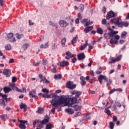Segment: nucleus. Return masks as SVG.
Listing matches in <instances>:
<instances>
[{
    "label": "nucleus",
    "mask_w": 129,
    "mask_h": 129,
    "mask_svg": "<svg viewBox=\"0 0 129 129\" xmlns=\"http://www.w3.org/2000/svg\"><path fill=\"white\" fill-rule=\"evenodd\" d=\"M121 107V103H120V101L119 100L115 101L114 105L113 106V111H118V109Z\"/></svg>",
    "instance_id": "5"
},
{
    "label": "nucleus",
    "mask_w": 129,
    "mask_h": 129,
    "mask_svg": "<svg viewBox=\"0 0 129 129\" xmlns=\"http://www.w3.org/2000/svg\"><path fill=\"white\" fill-rule=\"evenodd\" d=\"M52 124L50 123L46 124L45 129H51L52 128Z\"/></svg>",
    "instance_id": "48"
},
{
    "label": "nucleus",
    "mask_w": 129,
    "mask_h": 129,
    "mask_svg": "<svg viewBox=\"0 0 129 129\" xmlns=\"http://www.w3.org/2000/svg\"><path fill=\"white\" fill-rule=\"evenodd\" d=\"M3 73L6 77H10V76H11V70L5 69L4 70Z\"/></svg>",
    "instance_id": "15"
},
{
    "label": "nucleus",
    "mask_w": 129,
    "mask_h": 129,
    "mask_svg": "<svg viewBox=\"0 0 129 129\" xmlns=\"http://www.w3.org/2000/svg\"><path fill=\"white\" fill-rule=\"evenodd\" d=\"M16 36L17 38V39H18V40H20V39H22V38H23V37H24V36L23 35L19 34V33H17L16 34Z\"/></svg>",
    "instance_id": "41"
},
{
    "label": "nucleus",
    "mask_w": 129,
    "mask_h": 129,
    "mask_svg": "<svg viewBox=\"0 0 129 129\" xmlns=\"http://www.w3.org/2000/svg\"><path fill=\"white\" fill-rule=\"evenodd\" d=\"M4 91L5 93H9L10 91H12V89H11V88L8 87H5L4 88Z\"/></svg>",
    "instance_id": "28"
},
{
    "label": "nucleus",
    "mask_w": 129,
    "mask_h": 129,
    "mask_svg": "<svg viewBox=\"0 0 129 129\" xmlns=\"http://www.w3.org/2000/svg\"><path fill=\"white\" fill-rule=\"evenodd\" d=\"M109 42L111 45H113V44L116 45V44L118 43V41H117V40L113 41V38H111Z\"/></svg>",
    "instance_id": "33"
},
{
    "label": "nucleus",
    "mask_w": 129,
    "mask_h": 129,
    "mask_svg": "<svg viewBox=\"0 0 129 129\" xmlns=\"http://www.w3.org/2000/svg\"><path fill=\"white\" fill-rule=\"evenodd\" d=\"M77 40H78V37L77 36L74 37L71 41L72 45H74V44L77 42Z\"/></svg>",
    "instance_id": "32"
},
{
    "label": "nucleus",
    "mask_w": 129,
    "mask_h": 129,
    "mask_svg": "<svg viewBox=\"0 0 129 129\" xmlns=\"http://www.w3.org/2000/svg\"><path fill=\"white\" fill-rule=\"evenodd\" d=\"M85 42V44L80 46V50H81V51L84 50V49H85V48H86V47H87L88 45V40L86 39Z\"/></svg>",
    "instance_id": "18"
},
{
    "label": "nucleus",
    "mask_w": 129,
    "mask_h": 129,
    "mask_svg": "<svg viewBox=\"0 0 129 129\" xmlns=\"http://www.w3.org/2000/svg\"><path fill=\"white\" fill-rule=\"evenodd\" d=\"M113 121L115 122V121H117V117L116 116H113Z\"/></svg>",
    "instance_id": "56"
},
{
    "label": "nucleus",
    "mask_w": 129,
    "mask_h": 129,
    "mask_svg": "<svg viewBox=\"0 0 129 129\" xmlns=\"http://www.w3.org/2000/svg\"><path fill=\"white\" fill-rule=\"evenodd\" d=\"M118 33V31H112L110 32H108L107 33L104 34V38L106 40H109L110 38H112L114 36V35H116V34Z\"/></svg>",
    "instance_id": "3"
},
{
    "label": "nucleus",
    "mask_w": 129,
    "mask_h": 129,
    "mask_svg": "<svg viewBox=\"0 0 129 129\" xmlns=\"http://www.w3.org/2000/svg\"><path fill=\"white\" fill-rule=\"evenodd\" d=\"M115 17H116V14L114 13L112 11H110L107 13L106 19V20H109V19L114 18Z\"/></svg>",
    "instance_id": "9"
},
{
    "label": "nucleus",
    "mask_w": 129,
    "mask_h": 129,
    "mask_svg": "<svg viewBox=\"0 0 129 129\" xmlns=\"http://www.w3.org/2000/svg\"><path fill=\"white\" fill-rule=\"evenodd\" d=\"M97 33L100 35H102L103 34V30H102V28H97Z\"/></svg>",
    "instance_id": "30"
},
{
    "label": "nucleus",
    "mask_w": 129,
    "mask_h": 129,
    "mask_svg": "<svg viewBox=\"0 0 129 129\" xmlns=\"http://www.w3.org/2000/svg\"><path fill=\"white\" fill-rule=\"evenodd\" d=\"M76 22V24L77 25H78V24H79V18H77L75 20Z\"/></svg>",
    "instance_id": "64"
},
{
    "label": "nucleus",
    "mask_w": 129,
    "mask_h": 129,
    "mask_svg": "<svg viewBox=\"0 0 129 129\" xmlns=\"http://www.w3.org/2000/svg\"><path fill=\"white\" fill-rule=\"evenodd\" d=\"M102 12L104 13L105 14V13H106V8H105V7H103V9L102 10Z\"/></svg>",
    "instance_id": "57"
},
{
    "label": "nucleus",
    "mask_w": 129,
    "mask_h": 129,
    "mask_svg": "<svg viewBox=\"0 0 129 129\" xmlns=\"http://www.w3.org/2000/svg\"><path fill=\"white\" fill-rule=\"evenodd\" d=\"M49 25L50 26H52V27H55V26H56V25H55V23H54L52 21H49Z\"/></svg>",
    "instance_id": "53"
},
{
    "label": "nucleus",
    "mask_w": 129,
    "mask_h": 129,
    "mask_svg": "<svg viewBox=\"0 0 129 129\" xmlns=\"http://www.w3.org/2000/svg\"><path fill=\"white\" fill-rule=\"evenodd\" d=\"M92 29H93V27H92V26L87 27L85 28L84 32L86 34H87V33H89V32H90V31H91V30H92Z\"/></svg>",
    "instance_id": "23"
},
{
    "label": "nucleus",
    "mask_w": 129,
    "mask_h": 129,
    "mask_svg": "<svg viewBox=\"0 0 129 129\" xmlns=\"http://www.w3.org/2000/svg\"><path fill=\"white\" fill-rule=\"evenodd\" d=\"M0 118H2V119H9V116L7 114H2L0 115Z\"/></svg>",
    "instance_id": "31"
},
{
    "label": "nucleus",
    "mask_w": 129,
    "mask_h": 129,
    "mask_svg": "<svg viewBox=\"0 0 129 129\" xmlns=\"http://www.w3.org/2000/svg\"><path fill=\"white\" fill-rule=\"evenodd\" d=\"M51 72L52 73H56L57 70L56 69V68L54 67L52 69H51Z\"/></svg>",
    "instance_id": "54"
},
{
    "label": "nucleus",
    "mask_w": 129,
    "mask_h": 129,
    "mask_svg": "<svg viewBox=\"0 0 129 129\" xmlns=\"http://www.w3.org/2000/svg\"><path fill=\"white\" fill-rule=\"evenodd\" d=\"M98 79L100 84H102V80H105V82L107 83L106 86L107 87L109 86V85L112 83V80L111 79H108L106 76L102 75H100L98 78Z\"/></svg>",
    "instance_id": "2"
},
{
    "label": "nucleus",
    "mask_w": 129,
    "mask_h": 129,
    "mask_svg": "<svg viewBox=\"0 0 129 129\" xmlns=\"http://www.w3.org/2000/svg\"><path fill=\"white\" fill-rule=\"evenodd\" d=\"M66 87L69 89H74L76 88V84H74L73 82L69 81L66 84Z\"/></svg>",
    "instance_id": "7"
},
{
    "label": "nucleus",
    "mask_w": 129,
    "mask_h": 129,
    "mask_svg": "<svg viewBox=\"0 0 129 129\" xmlns=\"http://www.w3.org/2000/svg\"><path fill=\"white\" fill-rule=\"evenodd\" d=\"M65 44H66V38H63L61 40V45L62 47H65Z\"/></svg>",
    "instance_id": "39"
},
{
    "label": "nucleus",
    "mask_w": 129,
    "mask_h": 129,
    "mask_svg": "<svg viewBox=\"0 0 129 129\" xmlns=\"http://www.w3.org/2000/svg\"><path fill=\"white\" fill-rule=\"evenodd\" d=\"M71 94H72V95H76L75 97H76V98L77 99V102L76 103H77V102H78V101H81V98H80V95H81V94H82V91L74 90L73 91H72L71 92Z\"/></svg>",
    "instance_id": "4"
},
{
    "label": "nucleus",
    "mask_w": 129,
    "mask_h": 129,
    "mask_svg": "<svg viewBox=\"0 0 129 129\" xmlns=\"http://www.w3.org/2000/svg\"><path fill=\"white\" fill-rule=\"evenodd\" d=\"M115 89H112L109 92V94H112L113 92H115Z\"/></svg>",
    "instance_id": "55"
},
{
    "label": "nucleus",
    "mask_w": 129,
    "mask_h": 129,
    "mask_svg": "<svg viewBox=\"0 0 129 129\" xmlns=\"http://www.w3.org/2000/svg\"><path fill=\"white\" fill-rule=\"evenodd\" d=\"M114 38L116 39V40H119V35H115L114 36Z\"/></svg>",
    "instance_id": "59"
},
{
    "label": "nucleus",
    "mask_w": 129,
    "mask_h": 129,
    "mask_svg": "<svg viewBox=\"0 0 129 129\" xmlns=\"http://www.w3.org/2000/svg\"><path fill=\"white\" fill-rule=\"evenodd\" d=\"M72 61L73 63H75V62H76V61H77V59L76 57H74L73 59H72Z\"/></svg>",
    "instance_id": "62"
},
{
    "label": "nucleus",
    "mask_w": 129,
    "mask_h": 129,
    "mask_svg": "<svg viewBox=\"0 0 129 129\" xmlns=\"http://www.w3.org/2000/svg\"><path fill=\"white\" fill-rule=\"evenodd\" d=\"M104 112H105V113H107L108 115H110V113H111L110 110H109V109H105Z\"/></svg>",
    "instance_id": "47"
},
{
    "label": "nucleus",
    "mask_w": 129,
    "mask_h": 129,
    "mask_svg": "<svg viewBox=\"0 0 129 129\" xmlns=\"http://www.w3.org/2000/svg\"><path fill=\"white\" fill-rule=\"evenodd\" d=\"M28 47H29V44L26 43L23 45L22 48L23 49V50H27V49H28Z\"/></svg>",
    "instance_id": "42"
},
{
    "label": "nucleus",
    "mask_w": 129,
    "mask_h": 129,
    "mask_svg": "<svg viewBox=\"0 0 129 129\" xmlns=\"http://www.w3.org/2000/svg\"><path fill=\"white\" fill-rule=\"evenodd\" d=\"M101 23H102V25H106V27H109V23H107V21L105 19H102Z\"/></svg>",
    "instance_id": "29"
},
{
    "label": "nucleus",
    "mask_w": 129,
    "mask_h": 129,
    "mask_svg": "<svg viewBox=\"0 0 129 129\" xmlns=\"http://www.w3.org/2000/svg\"><path fill=\"white\" fill-rule=\"evenodd\" d=\"M51 95L52 97L51 101H53L54 103H56L57 106L61 104H64V103L67 106H72L73 104H75L77 102L76 97H70L68 96V97L64 98L63 96H57L56 94H52Z\"/></svg>",
    "instance_id": "1"
},
{
    "label": "nucleus",
    "mask_w": 129,
    "mask_h": 129,
    "mask_svg": "<svg viewBox=\"0 0 129 129\" xmlns=\"http://www.w3.org/2000/svg\"><path fill=\"white\" fill-rule=\"evenodd\" d=\"M17 77H13L12 78V83H15V82H17Z\"/></svg>",
    "instance_id": "51"
},
{
    "label": "nucleus",
    "mask_w": 129,
    "mask_h": 129,
    "mask_svg": "<svg viewBox=\"0 0 129 129\" xmlns=\"http://www.w3.org/2000/svg\"><path fill=\"white\" fill-rule=\"evenodd\" d=\"M50 103L52 104V109L50 110L52 113H55V107H58L57 103H54L52 101H50Z\"/></svg>",
    "instance_id": "17"
},
{
    "label": "nucleus",
    "mask_w": 129,
    "mask_h": 129,
    "mask_svg": "<svg viewBox=\"0 0 129 129\" xmlns=\"http://www.w3.org/2000/svg\"><path fill=\"white\" fill-rule=\"evenodd\" d=\"M20 107L21 109H24V112H26L27 111V109L28 108V106L26 105V104L22 103L20 105Z\"/></svg>",
    "instance_id": "20"
},
{
    "label": "nucleus",
    "mask_w": 129,
    "mask_h": 129,
    "mask_svg": "<svg viewBox=\"0 0 129 129\" xmlns=\"http://www.w3.org/2000/svg\"><path fill=\"white\" fill-rule=\"evenodd\" d=\"M66 56H65V58L67 59V60H69L70 58H73V57H74V54L73 53H71L70 51H67L66 52Z\"/></svg>",
    "instance_id": "16"
},
{
    "label": "nucleus",
    "mask_w": 129,
    "mask_h": 129,
    "mask_svg": "<svg viewBox=\"0 0 129 129\" xmlns=\"http://www.w3.org/2000/svg\"><path fill=\"white\" fill-rule=\"evenodd\" d=\"M128 22H121V24L120 25V28H121V27H122L123 26H124V27H128Z\"/></svg>",
    "instance_id": "27"
},
{
    "label": "nucleus",
    "mask_w": 129,
    "mask_h": 129,
    "mask_svg": "<svg viewBox=\"0 0 129 129\" xmlns=\"http://www.w3.org/2000/svg\"><path fill=\"white\" fill-rule=\"evenodd\" d=\"M39 122V120H38L37 119H35L33 122V127L35 128L36 127V124L37 123H38Z\"/></svg>",
    "instance_id": "49"
},
{
    "label": "nucleus",
    "mask_w": 129,
    "mask_h": 129,
    "mask_svg": "<svg viewBox=\"0 0 129 129\" xmlns=\"http://www.w3.org/2000/svg\"><path fill=\"white\" fill-rule=\"evenodd\" d=\"M19 122H20V124L19 125V127H20L21 129H26V125L25 124V123H27V122H28V121L21 120H19Z\"/></svg>",
    "instance_id": "13"
},
{
    "label": "nucleus",
    "mask_w": 129,
    "mask_h": 129,
    "mask_svg": "<svg viewBox=\"0 0 129 129\" xmlns=\"http://www.w3.org/2000/svg\"><path fill=\"white\" fill-rule=\"evenodd\" d=\"M47 123H49V118H45L43 120L40 121V124H47Z\"/></svg>",
    "instance_id": "24"
},
{
    "label": "nucleus",
    "mask_w": 129,
    "mask_h": 129,
    "mask_svg": "<svg viewBox=\"0 0 129 129\" xmlns=\"http://www.w3.org/2000/svg\"><path fill=\"white\" fill-rule=\"evenodd\" d=\"M36 94L37 92L35 89L32 90L29 93L30 97H32V98H34V99H37V98H38V96L36 95Z\"/></svg>",
    "instance_id": "11"
},
{
    "label": "nucleus",
    "mask_w": 129,
    "mask_h": 129,
    "mask_svg": "<svg viewBox=\"0 0 129 129\" xmlns=\"http://www.w3.org/2000/svg\"><path fill=\"white\" fill-rule=\"evenodd\" d=\"M38 113H43V112H44V109H43V108H38Z\"/></svg>",
    "instance_id": "46"
},
{
    "label": "nucleus",
    "mask_w": 129,
    "mask_h": 129,
    "mask_svg": "<svg viewBox=\"0 0 129 129\" xmlns=\"http://www.w3.org/2000/svg\"><path fill=\"white\" fill-rule=\"evenodd\" d=\"M42 97H43V98H50V95H46L43 94Z\"/></svg>",
    "instance_id": "52"
},
{
    "label": "nucleus",
    "mask_w": 129,
    "mask_h": 129,
    "mask_svg": "<svg viewBox=\"0 0 129 129\" xmlns=\"http://www.w3.org/2000/svg\"><path fill=\"white\" fill-rule=\"evenodd\" d=\"M6 39H7L8 41H9V42H16V39L14 37V34L13 33L7 34Z\"/></svg>",
    "instance_id": "10"
},
{
    "label": "nucleus",
    "mask_w": 129,
    "mask_h": 129,
    "mask_svg": "<svg viewBox=\"0 0 129 129\" xmlns=\"http://www.w3.org/2000/svg\"><path fill=\"white\" fill-rule=\"evenodd\" d=\"M49 46V44H48V43H46L44 45L42 44L41 46H40V48L41 49H43V48H44V49H46V48H48V46Z\"/></svg>",
    "instance_id": "40"
},
{
    "label": "nucleus",
    "mask_w": 129,
    "mask_h": 129,
    "mask_svg": "<svg viewBox=\"0 0 129 129\" xmlns=\"http://www.w3.org/2000/svg\"><path fill=\"white\" fill-rule=\"evenodd\" d=\"M15 89H16V91H18V92H23V91L19 89L17 87H15Z\"/></svg>",
    "instance_id": "63"
},
{
    "label": "nucleus",
    "mask_w": 129,
    "mask_h": 129,
    "mask_svg": "<svg viewBox=\"0 0 129 129\" xmlns=\"http://www.w3.org/2000/svg\"><path fill=\"white\" fill-rule=\"evenodd\" d=\"M80 9L81 10V11L82 12L83 11H84V5H83V4H81L80 5Z\"/></svg>",
    "instance_id": "50"
},
{
    "label": "nucleus",
    "mask_w": 129,
    "mask_h": 129,
    "mask_svg": "<svg viewBox=\"0 0 129 129\" xmlns=\"http://www.w3.org/2000/svg\"><path fill=\"white\" fill-rule=\"evenodd\" d=\"M126 34H127V33L125 31H123V32H122L121 35V39H125V36H126Z\"/></svg>",
    "instance_id": "37"
},
{
    "label": "nucleus",
    "mask_w": 129,
    "mask_h": 129,
    "mask_svg": "<svg viewBox=\"0 0 129 129\" xmlns=\"http://www.w3.org/2000/svg\"><path fill=\"white\" fill-rule=\"evenodd\" d=\"M65 111L69 114H73L74 113V110L72 108L66 109Z\"/></svg>",
    "instance_id": "25"
},
{
    "label": "nucleus",
    "mask_w": 129,
    "mask_h": 129,
    "mask_svg": "<svg viewBox=\"0 0 129 129\" xmlns=\"http://www.w3.org/2000/svg\"><path fill=\"white\" fill-rule=\"evenodd\" d=\"M42 61L43 62L44 65H47V64H48V60H47L46 59H43Z\"/></svg>",
    "instance_id": "58"
},
{
    "label": "nucleus",
    "mask_w": 129,
    "mask_h": 129,
    "mask_svg": "<svg viewBox=\"0 0 129 129\" xmlns=\"http://www.w3.org/2000/svg\"><path fill=\"white\" fill-rule=\"evenodd\" d=\"M78 60H83L85 59V54L84 52L78 54Z\"/></svg>",
    "instance_id": "21"
},
{
    "label": "nucleus",
    "mask_w": 129,
    "mask_h": 129,
    "mask_svg": "<svg viewBox=\"0 0 129 129\" xmlns=\"http://www.w3.org/2000/svg\"><path fill=\"white\" fill-rule=\"evenodd\" d=\"M15 84H11L9 85V88H11V90H13L16 88V86H15Z\"/></svg>",
    "instance_id": "43"
},
{
    "label": "nucleus",
    "mask_w": 129,
    "mask_h": 129,
    "mask_svg": "<svg viewBox=\"0 0 129 129\" xmlns=\"http://www.w3.org/2000/svg\"><path fill=\"white\" fill-rule=\"evenodd\" d=\"M0 96H1L2 97H3V98L5 99V101H6V102H8V95L7 94H0Z\"/></svg>",
    "instance_id": "36"
},
{
    "label": "nucleus",
    "mask_w": 129,
    "mask_h": 129,
    "mask_svg": "<svg viewBox=\"0 0 129 129\" xmlns=\"http://www.w3.org/2000/svg\"><path fill=\"white\" fill-rule=\"evenodd\" d=\"M5 49L6 50H7V51H10V50H12V45H11V44H7L5 46Z\"/></svg>",
    "instance_id": "34"
},
{
    "label": "nucleus",
    "mask_w": 129,
    "mask_h": 129,
    "mask_svg": "<svg viewBox=\"0 0 129 129\" xmlns=\"http://www.w3.org/2000/svg\"><path fill=\"white\" fill-rule=\"evenodd\" d=\"M14 61H15V59H14V58L10 59L9 61V64H11V63H14Z\"/></svg>",
    "instance_id": "61"
},
{
    "label": "nucleus",
    "mask_w": 129,
    "mask_h": 129,
    "mask_svg": "<svg viewBox=\"0 0 129 129\" xmlns=\"http://www.w3.org/2000/svg\"><path fill=\"white\" fill-rule=\"evenodd\" d=\"M59 63L61 67H65V66H68L69 65V62L64 60L60 62Z\"/></svg>",
    "instance_id": "22"
},
{
    "label": "nucleus",
    "mask_w": 129,
    "mask_h": 129,
    "mask_svg": "<svg viewBox=\"0 0 129 129\" xmlns=\"http://www.w3.org/2000/svg\"><path fill=\"white\" fill-rule=\"evenodd\" d=\"M0 105L1 106H3L4 108L6 107V102H5V100L3 99H0Z\"/></svg>",
    "instance_id": "26"
},
{
    "label": "nucleus",
    "mask_w": 129,
    "mask_h": 129,
    "mask_svg": "<svg viewBox=\"0 0 129 129\" xmlns=\"http://www.w3.org/2000/svg\"><path fill=\"white\" fill-rule=\"evenodd\" d=\"M39 77L40 79H41V81H40V82H44L45 80H46V77L43 76L42 74H40L39 75Z\"/></svg>",
    "instance_id": "35"
},
{
    "label": "nucleus",
    "mask_w": 129,
    "mask_h": 129,
    "mask_svg": "<svg viewBox=\"0 0 129 129\" xmlns=\"http://www.w3.org/2000/svg\"><path fill=\"white\" fill-rule=\"evenodd\" d=\"M58 24L61 28H66V27H68V26H69V23H67L66 21L63 20H60L58 22Z\"/></svg>",
    "instance_id": "12"
},
{
    "label": "nucleus",
    "mask_w": 129,
    "mask_h": 129,
    "mask_svg": "<svg viewBox=\"0 0 129 129\" xmlns=\"http://www.w3.org/2000/svg\"><path fill=\"white\" fill-rule=\"evenodd\" d=\"M54 77V79H61L62 78V75L60 74L55 75Z\"/></svg>",
    "instance_id": "38"
},
{
    "label": "nucleus",
    "mask_w": 129,
    "mask_h": 129,
    "mask_svg": "<svg viewBox=\"0 0 129 129\" xmlns=\"http://www.w3.org/2000/svg\"><path fill=\"white\" fill-rule=\"evenodd\" d=\"M80 80L81 81L80 82V84L82 86H85L86 85V81H85V77L83 76H81L80 78Z\"/></svg>",
    "instance_id": "19"
},
{
    "label": "nucleus",
    "mask_w": 129,
    "mask_h": 129,
    "mask_svg": "<svg viewBox=\"0 0 129 129\" xmlns=\"http://www.w3.org/2000/svg\"><path fill=\"white\" fill-rule=\"evenodd\" d=\"M81 23L82 24H84V23H85L86 24L84 25V26H86V27H88L89 26V25H92V24H93V22H90V20L87 19H84L81 21Z\"/></svg>",
    "instance_id": "14"
},
{
    "label": "nucleus",
    "mask_w": 129,
    "mask_h": 129,
    "mask_svg": "<svg viewBox=\"0 0 129 129\" xmlns=\"http://www.w3.org/2000/svg\"><path fill=\"white\" fill-rule=\"evenodd\" d=\"M109 127L110 129H113L114 127V123H113L112 122H110Z\"/></svg>",
    "instance_id": "45"
},
{
    "label": "nucleus",
    "mask_w": 129,
    "mask_h": 129,
    "mask_svg": "<svg viewBox=\"0 0 129 129\" xmlns=\"http://www.w3.org/2000/svg\"><path fill=\"white\" fill-rule=\"evenodd\" d=\"M112 23L114 24V25H117L118 27H120V25L121 24V19L119 18H113L111 20Z\"/></svg>",
    "instance_id": "6"
},
{
    "label": "nucleus",
    "mask_w": 129,
    "mask_h": 129,
    "mask_svg": "<svg viewBox=\"0 0 129 129\" xmlns=\"http://www.w3.org/2000/svg\"><path fill=\"white\" fill-rule=\"evenodd\" d=\"M122 58V54L119 55L116 58L114 57H111V61L109 62V64H111V63H114L115 62H118V61H120V60H121Z\"/></svg>",
    "instance_id": "8"
},
{
    "label": "nucleus",
    "mask_w": 129,
    "mask_h": 129,
    "mask_svg": "<svg viewBox=\"0 0 129 129\" xmlns=\"http://www.w3.org/2000/svg\"><path fill=\"white\" fill-rule=\"evenodd\" d=\"M115 91H118L119 92H122V89H121V88L115 89Z\"/></svg>",
    "instance_id": "60"
},
{
    "label": "nucleus",
    "mask_w": 129,
    "mask_h": 129,
    "mask_svg": "<svg viewBox=\"0 0 129 129\" xmlns=\"http://www.w3.org/2000/svg\"><path fill=\"white\" fill-rule=\"evenodd\" d=\"M42 91L43 93H45L46 94H48V93H49V90L46 88L42 89Z\"/></svg>",
    "instance_id": "44"
}]
</instances>
